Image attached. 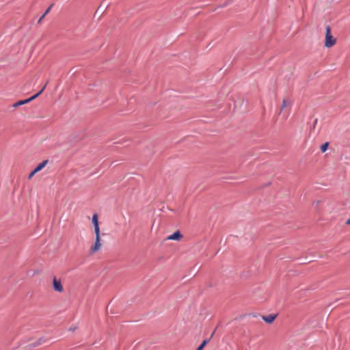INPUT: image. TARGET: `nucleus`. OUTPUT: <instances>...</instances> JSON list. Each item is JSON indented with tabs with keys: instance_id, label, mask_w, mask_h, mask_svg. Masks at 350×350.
<instances>
[{
	"instance_id": "obj_1",
	"label": "nucleus",
	"mask_w": 350,
	"mask_h": 350,
	"mask_svg": "<svg viewBox=\"0 0 350 350\" xmlns=\"http://www.w3.org/2000/svg\"><path fill=\"white\" fill-rule=\"evenodd\" d=\"M336 44V39L331 34V29L329 26L326 27L325 42L326 47H332Z\"/></svg>"
},
{
	"instance_id": "obj_14",
	"label": "nucleus",
	"mask_w": 350,
	"mask_h": 350,
	"mask_svg": "<svg viewBox=\"0 0 350 350\" xmlns=\"http://www.w3.org/2000/svg\"><path fill=\"white\" fill-rule=\"evenodd\" d=\"M53 5H51L44 12V14L46 15L51 10V8L52 7Z\"/></svg>"
},
{
	"instance_id": "obj_16",
	"label": "nucleus",
	"mask_w": 350,
	"mask_h": 350,
	"mask_svg": "<svg viewBox=\"0 0 350 350\" xmlns=\"http://www.w3.org/2000/svg\"><path fill=\"white\" fill-rule=\"evenodd\" d=\"M46 16L45 14H42V16L40 18V19L38 20V23H40L41 21Z\"/></svg>"
},
{
	"instance_id": "obj_17",
	"label": "nucleus",
	"mask_w": 350,
	"mask_h": 350,
	"mask_svg": "<svg viewBox=\"0 0 350 350\" xmlns=\"http://www.w3.org/2000/svg\"><path fill=\"white\" fill-rule=\"evenodd\" d=\"M346 224L350 225V218L347 220Z\"/></svg>"
},
{
	"instance_id": "obj_3",
	"label": "nucleus",
	"mask_w": 350,
	"mask_h": 350,
	"mask_svg": "<svg viewBox=\"0 0 350 350\" xmlns=\"http://www.w3.org/2000/svg\"><path fill=\"white\" fill-rule=\"evenodd\" d=\"M46 86V84H45L44 85V87L37 94H36L35 95L32 96L29 98H27V99H25V100H19L20 104L21 105H25V104H27V103H29L30 101L34 100L35 98H36L40 94H41L42 93V92L44 90Z\"/></svg>"
},
{
	"instance_id": "obj_6",
	"label": "nucleus",
	"mask_w": 350,
	"mask_h": 350,
	"mask_svg": "<svg viewBox=\"0 0 350 350\" xmlns=\"http://www.w3.org/2000/svg\"><path fill=\"white\" fill-rule=\"evenodd\" d=\"M276 314H269L267 316H262V319L267 323H271L276 318Z\"/></svg>"
},
{
	"instance_id": "obj_12",
	"label": "nucleus",
	"mask_w": 350,
	"mask_h": 350,
	"mask_svg": "<svg viewBox=\"0 0 350 350\" xmlns=\"http://www.w3.org/2000/svg\"><path fill=\"white\" fill-rule=\"evenodd\" d=\"M286 105H287V101H286V100L284 99L282 101V104L281 111H282L286 107Z\"/></svg>"
},
{
	"instance_id": "obj_11",
	"label": "nucleus",
	"mask_w": 350,
	"mask_h": 350,
	"mask_svg": "<svg viewBox=\"0 0 350 350\" xmlns=\"http://www.w3.org/2000/svg\"><path fill=\"white\" fill-rule=\"evenodd\" d=\"M329 146V143L328 142H325V144H323L321 146V150L322 152H325L327 149V147Z\"/></svg>"
},
{
	"instance_id": "obj_9",
	"label": "nucleus",
	"mask_w": 350,
	"mask_h": 350,
	"mask_svg": "<svg viewBox=\"0 0 350 350\" xmlns=\"http://www.w3.org/2000/svg\"><path fill=\"white\" fill-rule=\"evenodd\" d=\"M94 232L96 234V239H100L99 226H97L94 227Z\"/></svg>"
},
{
	"instance_id": "obj_13",
	"label": "nucleus",
	"mask_w": 350,
	"mask_h": 350,
	"mask_svg": "<svg viewBox=\"0 0 350 350\" xmlns=\"http://www.w3.org/2000/svg\"><path fill=\"white\" fill-rule=\"evenodd\" d=\"M37 173V172L33 170L29 175V179H31Z\"/></svg>"
},
{
	"instance_id": "obj_4",
	"label": "nucleus",
	"mask_w": 350,
	"mask_h": 350,
	"mask_svg": "<svg viewBox=\"0 0 350 350\" xmlns=\"http://www.w3.org/2000/svg\"><path fill=\"white\" fill-rule=\"evenodd\" d=\"M100 239H96L94 244L90 248V253L94 254L97 252L101 247Z\"/></svg>"
},
{
	"instance_id": "obj_15",
	"label": "nucleus",
	"mask_w": 350,
	"mask_h": 350,
	"mask_svg": "<svg viewBox=\"0 0 350 350\" xmlns=\"http://www.w3.org/2000/svg\"><path fill=\"white\" fill-rule=\"evenodd\" d=\"M21 105L20 104V102H19V101H18V102L15 103L13 105V107H19V106H21Z\"/></svg>"
},
{
	"instance_id": "obj_5",
	"label": "nucleus",
	"mask_w": 350,
	"mask_h": 350,
	"mask_svg": "<svg viewBox=\"0 0 350 350\" xmlns=\"http://www.w3.org/2000/svg\"><path fill=\"white\" fill-rule=\"evenodd\" d=\"M183 237L182 234L179 230L176 231L172 234L170 235L167 239L178 241Z\"/></svg>"
},
{
	"instance_id": "obj_8",
	"label": "nucleus",
	"mask_w": 350,
	"mask_h": 350,
	"mask_svg": "<svg viewBox=\"0 0 350 350\" xmlns=\"http://www.w3.org/2000/svg\"><path fill=\"white\" fill-rule=\"evenodd\" d=\"M92 224L94 225V227L99 226L98 224V215L96 213L94 214L92 219Z\"/></svg>"
},
{
	"instance_id": "obj_7",
	"label": "nucleus",
	"mask_w": 350,
	"mask_h": 350,
	"mask_svg": "<svg viewBox=\"0 0 350 350\" xmlns=\"http://www.w3.org/2000/svg\"><path fill=\"white\" fill-rule=\"evenodd\" d=\"M48 163V160H44L42 162H41L40 163H39L36 167H35V170L38 172L39 171H40L41 170H42L45 166Z\"/></svg>"
},
{
	"instance_id": "obj_2",
	"label": "nucleus",
	"mask_w": 350,
	"mask_h": 350,
	"mask_svg": "<svg viewBox=\"0 0 350 350\" xmlns=\"http://www.w3.org/2000/svg\"><path fill=\"white\" fill-rule=\"evenodd\" d=\"M53 289L57 292L62 293L64 291V288L62 284L61 280L57 279L55 277H54L53 280Z\"/></svg>"
},
{
	"instance_id": "obj_10",
	"label": "nucleus",
	"mask_w": 350,
	"mask_h": 350,
	"mask_svg": "<svg viewBox=\"0 0 350 350\" xmlns=\"http://www.w3.org/2000/svg\"><path fill=\"white\" fill-rule=\"evenodd\" d=\"M208 340H204L196 350H202L204 347L206 346V345L208 343Z\"/></svg>"
}]
</instances>
